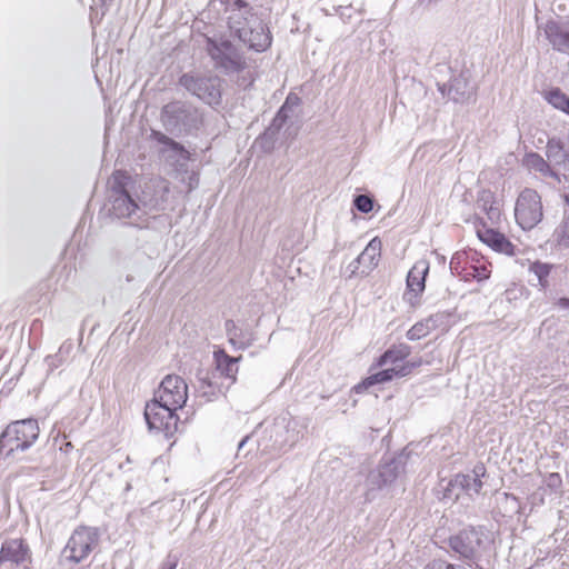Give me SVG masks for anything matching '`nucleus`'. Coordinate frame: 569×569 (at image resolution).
I'll use <instances>...</instances> for the list:
<instances>
[{
	"label": "nucleus",
	"mask_w": 569,
	"mask_h": 569,
	"mask_svg": "<svg viewBox=\"0 0 569 569\" xmlns=\"http://www.w3.org/2000/svg\"><path fill=\"white\" fill-rule=\"evenodd\" d=\"M158 187L161 191L159 197L151 194L153 184H146L141 196L124 187L114 188L110 196V213L119 220H124L126 224L147 228L150 213L164 208V194L169 192L167 183L159 182Z\"/></svg>",
	"instance_id": "f257e3e1"
},
{
	"label": "nucleus",
	"mask_w": 569,
	"mask_h": 569,
	"mask_svg": "<svg viewBox=\"0 0 569 569\" xmlns=\"http://www.w3.org/2000/svg\"><path fill=\"white\" fill-rule=\"evenodd\" d=\"M202 112L188 101L174 100L161 108L160 121L167 132L180 137L192 133L202 124Z\"/></svg>",
	"instance_id": "f03ea898"
},
{
	"label": "nucleus",
	"mask_w": 569,
	"mask_h": 569,
	"mask_svg": "<svg viewBox=\"0 0 569 569\" xmlns=\"http://www.w3.org/2000/svg\"><path fill=\"white\" fill-rule=\"evenodd\" d=\"M39 437V426L36 419H23L11 422L0 435V453L7 449L6 456L16 450L29 449Z\"/></svg>",
	"instance_id": "7ed1b4c3"
},
{
	"label": "nucleus",
	"mask_w": 569,
	"mask_h": 569,
	"mask_svg": "<svg viewBox=\"0 0 569 569\" xmlns=\"http://www.w3.org/2000/svg\"><path fill=\"white\" fill-rule=\"evenodd\" d=\"M179 84L209 106L221 102L222 79L218 76L183 73L179 78Z\"/></svg>",
	"instance_id": "20e7f679"
},
{
	"label": "nucleus",
	"mask_w": 569,
	"mask_h": 569,
	"mask_svg": "<svg viewBox=\"0 0 569 569\" xmlns=\"http://www.w3.org/2000/svg\"><path fill=\"white\" fill-rule=\"evenodd\" d=\"M206 51L214 67L224 73L240 72L246 68V60L231 41L224 39H206Z\"/></svg>",
	"instance_id": "39448f33"
},
{
	"label": "nucleus",
	"mask_w": 569,
	"mask_h": 569,
	"mask_svg": "<svg viewBox=\"0 0 569 569\" xmlns=\"http://www.w3.org/2000/svg\"><path fill=\"white\" fill-rule=\"evenodd\" d=\"M543 218L540 194L531 188H525L517 197L515 219L522 230L533 229Z\"/></svg>",
	"instance_id": "423d86ee"
},
{
	"label": "nucleus",
	"mask_w": 569,
	"mask_h": 569,
	"mask_svg": "<svg viewBox=\"0 0 569 569\" xmlns=\"http://www.w3.org/2000/svg\"><path fill=\"white\" fill-rule=\"evenodd\" d=\"M177 410L153 398L147 403L144 418L150 430L162 431L166 437H171L178 429Z\"/></svg>",
	"instance_id": "0eeeda50"
},
{
	"label": "nucleus",
	"mask_w": 569,
	"mask_h": 569,
	"mask_svg": "<svg viewBox=\"0 0 569 569\" xmlns=\"http://www.w3.org/2000/svg\"><path fill=\"white\" fill-rule=\"evenodd\" d=\"M405 459L402 456L385 461L369 472L367 486V499H371V492L389 487L403 471Z\"/></svg>",
	"instance_id": "6e6552de"
},
{
	"label": "nucleus",
	"mask_w": 569,
	"mask_h": 569,
	"mask_svg": "<svg viewBox=\"0 0 569 569\" xmlns=\"http://www.w3.org/2000/svg\"><path fill=\"white\" fill-rule=\"evenodd\" d=\"M98 541L99 535L97 529L79 527L69 538L64 552L69 553L67 557L70 560L80 562L98 546Z\"/></svg>",
	"instance_id": "1a4fd4ad"
},
{
	"label": "nucleus",
	"mask_w": 569,
	"mask_h": 569,
	"mask_svg": "<svg viewBox=\"0 0 569 569\" xmlns=\"http://www.w3.org/2000/svg\"><path fill=\"white\" fill-rule=\"evenodd\" d=\"M153 398L168 405L171 409H181L188 399V385L181 377L168 375L162 379Z\"/></svg>",
	"instance_id": "9d476101"
},
{
	"label": "nucleus",
	"mask_w": 569,
	"mask_h": 569,
	"mask_svg": "<svg viewBox=\"0 0 569 569\" xmlns=\"http://www.w3.org/2000/svg\"><path fill=\"white\" fill-rule=\"evenodd\" d=\"M259 24V17L252 7L243 0H236L229 10L228 26L232 34L239 40L246 38L251 26Z\"/></svg>",
	"instance_id": "9b49d317"
},
{
	"label": "nucleus",
	"mask_w": 569,
	"mask_h": 569,
	"mask_svg": "<svg viewBox=\"0 0 569 569\" xmlns=\"http://www.w3.org/2000/svg\"><path fill=\"white\" fill-rule=\"evenodd\" d=\"M269 436L273 450L280 451L287 447L291 448L299 440L297 423L290 417H278L269 429Z\"/></svg>",
	"instance_id": "f8f14e48"
},
{
	"label": "nucleus",
	"mask_w": 569,
	"mask_h": 569,
	"mask_svg": "<svg viewBox=\"0 0 569 569\" xmlns=\"http://www.w3.org/2000/svg\"><path fill=\"white\" fill-rule=\"evenodd\" d=\"M473 229L480 241L497 252L508 256L515 254V246L496 228L488 227L482 218H475Z\"/></svg>",
	"instance_id": "ddd939ff"
},
{
	"label": "nucleus",
	"mask_w": 569,
	"mask_h": 569,
	"mask_svg": "<svg viewBox=\"0 0 569 569\" xmlns=\"http://www.w3.org/2000/svg\"><path fill=\"white\" fill-rule=\"evenodd\" d=\"M152 137L162 144L160 153L166 161L182 170L189 160V151L182 144L160 131H153Z\"/></svg>",
	"instance_id": "4468645a"
},
{
	"label": "nucleus",
	"mask_w": 569,
	"mask_h": 569,
	"mask_svg": "<svg viewBox=\"0 0 569 569\" xmlns=\"http://www.w3.org/2000/svg\"><path fill=\"white\" fill-rule=\"evenodd\" d=\"M487 540L482 529L471 527L465 530V565L473 569H482L480 566V553Z\"/></svg>",
	"instance_id": "2eb2a0df"
},
{
	"label": "nucleus",
	"mask_w": 569,
	"mask_h": 569,
	"mask_svg": "<svg viewBox=\"0 0 569 569\" xmlns=\"http://www.w3.org/2000/svg\"><path fill=\"white\" fill-rule=\"evenodd\" d=\"M420 361H407L402 366H393L387 369H383L379 372H376L369 376L362 383L355 387L356 392H361L363 389H367L370 386L376 383H382L392 380L395 377H405L409 375L412 369L418 367Z\"/></svg>",
	"instance_id": "dca6fc26"
},
{
	"label": "nucleus",
	"mask_w": 569,
	"mask_h": 569,
	"mask_svg": "<svg viewBox=\"0 0 569 569\" xmlns=\"http://www.w3.org/2000/svg\"><path fill=\"white\" fill-rule=\"evenodd\" d=\"M546 157L556 169L560 177H569V151L565 149L563 143L556 138L548 140L546 146Z\"/></svg>",
	"instance_id": "f3484780"
},
{
	"label": "nucleus",
	"mask_w": 569,
	"mask_h": 569,
	"mask_svg": "<svg viewBox=\"0 0 569 569\" xmlns=\"http://www.w3.org/2000/svg\"><path fill=\"white\" fill-rule=\"evenodd\" d=\"M543 31L555 50L569 54V29L565 24L550 20Z\"/></svg>",
	"instance_id": "a211bd4d"
},
{
	"label": "nucleus",
	"mask_w": 569,
	"mask_h": 569,
	"mask_svg": "<svg viewBox=\"0 0 569 569\" xmlns=\"http://www.w3.org/2000/svg\"><path fill=\"white\" fill-rule=\"evenodd\" d=\"M247 32L246 38H241L240 41L250 49L262 52L270 47L272 40L271 34L260 18L259 24L251 26Z\"/></svg>",
	"instance_id": "6ab92c4d"
},
{
	"label": "nucleus",
	"mask_w": 569,
	"mask_h": 569,
	"mask_svg": "<svg viewBox=\"0 0 569 569\" xmlns=\"http://www.w3.org/2000/svg\"><path fill=\"white\" fill-rule=\"evenodd\" d=\"M522 163L529 171H535L540 173L543 178H551L557 182H561L560 173L551 167L549 160H545L543 157L537 152L526 153Z\"/></svg>",
	"instance_id": "aec40b11"
},
{
	"label": "nucleus",
	"mask_w": 569,
	"mask_h": 569,
	"mask_svg": "<svg viewBox=\"0 0 569 569\" xmlns=\"http://www.w3.org/2000/svg\"><path fill=\"white\" fill-rule=\"evenodd\" d=\"M381 251V241L373 238L363 251L358 256L357 263L361 264V273L368 274L375 267H377Z\"/></svg>",
	"instance_id": "412c9836"
},
{
	"label": "nucleus",
	"mask_w": 569,
	"mask_h": 569,
	"mask_svg": "<svg viewBox=\"0 0 569 569\" xmlns=\"http://www.w3.org/2000/svg\"><path fill=\"white\" fill-rule=\"evenodd\" d=\"M239 359L240 358H233L228 356L224 352V350H218L214 352V362L217 370L220 372L221 376L230 379L231 382L236 381Z\"/></svg>",
	"instance_id": "4be33fe9"
},
{
	"label": "nucleus",
	"mask_w": 569,
	"mask_h": 569,
	"mask_svg": "<svg viewBox=\"0 0 569 569\" xmlns=\"http://www.w3.org/2000/svg\"><path fill=\"white\" fill-rule=\"evenodd\" d=\"M428 272L429 262L425 259L418 260L408 272L407 287L425 291Z\"/></svg>",
	"instance_id": "5701e85b"
},
{
	"label": "nucleus",
	"mask_w": 569,
	"mask_h": 569,
	"mask_svg": "<svg viewBox=\"0 0 569 569\" xmlns=\"http://www.w3.org/2000/svg\"><path fill=\"white\" fill-rule=\"evenodd\" d=\"M411 353L410 346L406 343H400L399 346L392 347L387 350L379 359V365L385 366L390 363L393 366H402L406 362L403 360L409 357Z\"/></svg>",
	"instance_id": "b1692460"
},
{
	"label": "nucleus",
	"mask_w": 569,
	"mask_h": 569,
	"mask_svg": "<svg viewBox=\"0 0 569 569\" xmlns=\"http://www.w3.org/2000/svg\"><path fill=\"white\" fill-rule=\"evenodd\" d=\"M486 475V468L482 463L475 466L472 475H465V491L479 493L482 488L481 477Z\"/></svg>",
	"instance_id": "393cba45"
},
{
	"label": "nucleus",
	"mask_w": 569,
	"mask_h": 569,
	"mask_svg": "<svg viewBox=\"0 0 569 569\" xmlns=\"http://www.w3.org/2000/svg\"><path fill=\"white\" fill-rule=\"evenodd\" d=\"M552 268L553 266L550 263L536 261L530 264L529 271L537 277L539 286L546 289L549 286L548 277Z\"/></svg>",
	"instance_id": "a878e982"
},
{
	"label": "nucleus",
	"mask_w": 569,
	"mask_h": 569,
	"mask_svg": "<svg viewBox=\"0 0 569 569\" xmlns=\"http://www.w3.org/2000/svg\"><path fill=\"white\" fill-rule=\"evenodd\" d=\"M556 241L559 246L569 247V204L566 203L561 224L555 231Z\"/></svg>",
	"instance_id": "bb28decb"
},
{
	"label": "nucleus",
	"mask_w": 569,
	"mask_h": 569,
	"mask_svg": "<svg viewBox=\"0 0 569 569\" xmlns=\"http://www.w3.org/2000/svg\"><path fill=\"white\" fill-rule=\"evenodd\" d=\"M290 112L288 106H282L277 112L271 126L266 130L264 136L273 138L290 117Z\"/></svg>",
	"instance_id": "cd10ccee"
},
{
	"label": "nucleus",
	"mask_w": 569,
	"mask_h": 569,
	"mask_svg": "<svg viewBox=\"0 0 569 569\" xmlns=\"http://www.w3.org/2000/svg\"><path fill=\"white\" fill-rule=\"evenodd\" d=\"M547 100L555 108L569 113V97L560 89H552L547 93Z\"/></svg>",
	"instance_id": "c85d7f7f"
},
{
	"label": "nucleus",
	"mask_w": 569,
	"mask_h": 569,
	"mask_svg": "<svg viewBox=\"0 0 569 569\" xmlns=\"http://www.w3.org/2000/svg\"><path fill=\"white\" fill-rule=\"evenodd\" d=\"M432 331V325H429L427 320L415 323L408 331L407 338L411 341L425 338Z\"/></svg>",
	"instance_id": "c756f323"
},
{
	"label": "nucleus",
	"mask_w": 569,
	"mask_h": 569,
	"mask_svg": "<svg viewBox=\"0 0 569 569\" xmlns=\"http://www.w3.org/2000/svg\"><path fill=\"white\" fill-rule=\"evenodd\" d=\"M488 227L497 228L502 221V209L500 202L497 200L495 204H490L489 212L486 213Z\"/></svg>",
	"instance_id": "7c9ffc66"
},
{
	"label": "nucleus",
	"mask_w": 569,
	"mask_h": 569,
	"mask_svg": "<svg viewBox=\"0 0 569 569\" xmlns=\"http://www.w3.org/2000/svg\"><path fill=\"white\" fill-rule=\"evenodd\" d=\"M229 338V342L237 347L238 349H246L252 343L251 335H244L240 329L231 332Z\"/></svg>",
	"instance_id": "2f4dec72"
},
{
	"label": "nucleus",
	"mask_w": 569,
	"mask_h": 569,
	"mask_svg": "<svg viewBox=\"0 0 569 569\" xmlns=\"http://www.w3.org/2000/svg\"><path fill=\"white\" fill-rule=\"evenodd\" d=\"M229 338V342L237 347L238 349H246L252 343L251 335H244L240 329L231 332Z\"/></svg>",
	"instance_id": "473e14b6"
},
{
	"label": "nucleus",
	"mask_w": 569,
	"mask_h": 569,
	"mask_svg": "<svg viewBox=\"0 0 569 569\" xmlns=\"http://www.w3.org/2000/svg\"><path fill=\"white\" fill-rule=\"evenodd\" d=\"M497 199L490 190H481L477 198V208L485 214L489 212L490 204H495Z\"/></svg>",
	"instance_id": "72a5a7b5"
},
{
	"label": "nucleus",
	"mask_w": 569,
	"mask_h": 569,
	"mask_svg": "<svg viewBox=\"0 0 569 569\" xmlns=\"http://www.w3.org/2000/svg\"><path fill=\"white\" fill-rule=\"evenodd\" d=\"M423 290H417L415 288H406L402 299L411 308L417 309L421 305V296Z\"/></svg>",
	"instance_id": "f704fd0d"
},
{
	"label": "nucleus",
	"mask_w": 569,
	"mask_h": 569,
	"mask_svg": "<svg viewBox=\"0 0 569 569\" xmlns=\"http://www.w3.org/2000/svg\"><path fill=\"white\" fill-rule=\"evenodd\" d=\"M353 206L360 212L368 213L373 208V201L366 194H359L353 200Z\"/></svg>",
	"instance_id": "c9c22d12"
},
{
	"label": "nucleus",
	"mask_w": 569,
	"mask_h": 569,
	"mask_svg": "<svg viewBox=\"0 0 569 569\" xmlns=\"http://www.w3.org/2000/svg\"><path fill=\"white\" fill-rule=\"evenodd\" d=\"M199 391H201L203 396H213L216 393V386L208 373L204 377H199Z\"/></svg>",
	"instance_id": "e433bc0d"
},
{
	"label": "nucleus",
	"mask_w": 569,
	"mask_h": 569,
	"mask_svg": "<svg viewBox=\"0 0 569 569\" xmlns=\"http://www.w3.org/2000/svg\"><path fill=\"white\" fill-rule=\"evenodd\" d=\"M448 319H449V315L439 312L436 315H431L426 320L429 325H432V330H435L436 328H438L442 325H447Z\"/></svg>",
	"instance_id": "4c0bfd02"
},
{
	"label": "nucleus",
	"mask_w": 569,
	"mask_h": 569,
	"mask_svg": "<svg viewBox=\"0 0 569 569\" xmlns=\"http://www.w3.org/2000/svg\"><path fill=\"white\" fill-rule=\"evenodd\" d=\"M450 270L453 274L460 276L462 273L461 256L457 252L452 256L450 261Z\"/></svg>",
	"instance_id": "58836bf2"
},
{
	"label": "nucleus",
	"mask_w": 569,
	"mask_h": 569,
	"mask_svg": "<svg viewBox=\"0 0 569 569\" xmlns=\"http://www.w3.org/2000/svg\"><path fill=\"white\" fill-rule=\"evenodd\" d=\"M479 276V268L476 264H465V282L476 279Z\"/></svg>",
	"instance_id": "ea45409f"
},
{
	"label": "nucleus",
	"mask_w": 569,
	"mask_h": 569,
	"mask_svg": "<svg viewBox=\"0 0 569 569\" xmlns=\"http://www.w3.org/2000/svg\"><path fill=\"white\" fill-rule=\"evenodd\" d=\"M179 559L176 555H168L166 560L162 562L159 569H176L178 566Z\"/></svg>",
	"instance_id": "a19ab883"
},
{
	"label": "nucleus",
	"mask_w": 569,
	"mask_h": 569,
	"mask_svg": "<svg viewBox=\"0 0 569 569\" xmlns=\"http://www.w3.org/2000/svg\"><path fill=\"white\" fill-rule=\"evenodd\" d=\"M187 184H188V191H191L198 187L199 178L196 172H191L188 174Z\"/></svg>",
	"instance_id": "79ce46f5"
},
{
	"label": "nucleus",
	"mask_w": 569,
	"mask_h": 569,
	"mask_svg": "<svg viewBox=\"0 0 569 569\" xmlns=\"http://www.w3.org/2000/svg\"><path fill=\"white\" fill-rule=\"evenodd\" d=\"M425 569H456L453 565L446 563L443 561H433L432 563L425 567Z\"/></svg>",
	"instance_id": "37998d69"
},
{
	"label": "nucleus",
	"mask_w": 569,
	"mask_h": 569,
	"mask_svg": "<svg viewBox=\"0 0 569 569\" xmlns=\"http://www.w3.org/2000/svg\"><path fill=\"white\" fill-rule=\"evenodd\" d=\"M450 546L456 552L462 553V540L459 537L451 538Z\"/></svg>",
	"instance_id": "c03bdc74"
},
{
	"label": "nucleus",
	"mask_w": 569,
	"mask_h": 569,
	"mask_svg": "<svg viewBox=\"0 0 569 569\" xmlns=\"http://www.w3.org/2000/svg\"><path fill=\"white\" fill-rule=\"evenodd\" d=\"M299 103V98L297 96L289 94L282 106H288V109L292 111L293 107H297Z\"/></svg>",
	"instance_id": "a18cd8bd"
},
{
	"label": "nucleus",
	"mask_w": 569,
	"mask_h": 569,
	"mask_svg": "<svg viewBox=\"0 0 569 569\" xmlns=\"http://www.w3.org/2000/svg\"><path fill=\"white\" fill-rule=\"evenodd\" d=\"M479 268V276L477 277L478 281H482L489 277V270L486 266H480Z\"/></svg>",
	"instance_id": "49530a36"
},
{
	"label": "nucleus",
	"mask_w": 569,
	"mask_h": 569,
	"mask_svg": "<svg viewBox=\"0 0 569 569\" xmlns=\"http://www.w3.org/2000/svg\"><path fill=\"white\" fill-rule=\"evenodd\" d=\"M361 268V264H358L357 263V259H355L349 266H348V270L350 271V274L349 277H352L357 273L358 269Z\"/></svg>",
	"instance_id": "de8ad7c7"
},
{
	"label": "nucleus",
	"mask_w": 569,
	"mask_h": 569,
	"mask_svg": "<svg viewBox=\"0 0 569 569\" xmlns=\"http://www.w3.org/2000/svg\"><path fill=\"white\" fill-rule=\"evenodd\" d=\"M438 0H418V2L416 3V7L417 8H422V9H427L429 8L432 3L437 2Z\"/></svg>",
	"instance_id": "09e8293b"
},
{
	"label": "nucleus",
	"mask_w": 569,
	"mask_h": 569,
	"mask_svg": "<svg viewBox=\"0 0 569 569\" xmlns=\"http://www.w3.org/2000/svg\"><path fill=\"white\" fill-rule=\"evenodd\" d=\"M234 330H238L234 321L227 320L226 321V331H227L228 337L230 336L231 332H234Z\"/></svg>",
	"instance_id": "8fccbe9b"
},
{
	"label": "nucleus",
	"mask_w": 569,
	"mask_h": 569,
	"mask_svg": "<svg viewBox=\"0 0 569 569\" xmlns=\"http://www.w3.org/2000/svg\"><path fill=\"white\" fill-rule=\"evenodd\" d=\"M557 305L561 309H569V298H560Z\"/></svg>",
	"instance_id": "3c124183"
},
{
	"label": "nucleus",
	"mask_w": 569,
	"mask_h": 569,
	"mask_svg": "<svg viewBox=\"0 0 569 569\" xmlns=\"http://www.w3.org/2000/svg\"><path fill=\"white\" fill-rule=\"evenodd\" d=\"M47 362L49 365V367H57V356H49L47 357Z\"/></svg>",
	"instance_id": "603ef678"
},
{
	"label": "nucleus",
	"mask_w": 569,
	"mask_h": 569,
	"mask_svg": "<svg viewBox=\"0 0 569 569\" xmlns=\"http://www.w3.org/2000/svg\"><path fill=\"white\" fill-rule=\"evenodd\" d=\"M249 440V437H244L238 445V450L240 451L244 445L247 443V441Z\"/></svg>",
	"instance_id": "864d4df0"
},
{
	"label": "nucleus",
	"mask_w": 569,
	"mask_h": 569,
	"mask_svg": "<svg viewBox=\"0 0 569 569\" xmlns=\"http://www.w3.org/2000/svg\"><path fill=\"white\" fill-rule=\"evenodd\" d=\"M550 478H551V479H553V478H557V479H558V478H559V475H558V473H552V475L550 476Z\"/></svg>",
	"instance_id": "5fc2aeb1"
},
{
	"label": "nucleus",
	"mask_w": 569,
	"mask_h": 569,
	"mask_svg": "<svg viewBox=\"0 0 569 569\" xmlns=\"http://www.w3.org/2000/svg\"><path fill=\"white\" fill-rule=\"evenodd\" d=\"M566 202L569 204V194L566 197Z\"/></svg>",
	"instance_id": "6e6d98bb"
}]
</instances>
